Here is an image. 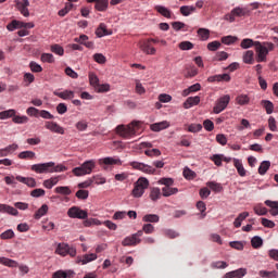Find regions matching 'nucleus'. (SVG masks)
Returning a JSON list of instances; mask_svg holds the SVG:
<instances>
[{
  "label": "nucleus",
  "instance_id": "c9c22d12",
  "mask_svg": "<svg viewBox=\"0 0 278 278\" xmlns=\"http://www.w3.org/2000/svg\"><path fill=\"white\" fill-rule=\"evenodd\" d=\"M268 168H270V161H263L258 167V174L264 175L268 173Z\"/></svg>",
  "mask_w": 278,
  "mask_h": 278
},
{
  "label": "nucleus",
  "instance_id": "1a4fd4ad",
  "mask_svg": "<svg viewBox=\"0 0 278 278\" xmlns=\"http://www.w3.org/2000/svg\"><path fill=\"white\" fill-rule=\"evenodd\" d=\"M15 8L23 14L26 18L29 16V0H15Z\"/></svg>",
  "mask_w": 278,
  "mask_h": 278
},
{
  "label": "nucleus",
  "instance_id": "f03ea898",
  "mask_svg": "<svg viewBox=\"0 0 278 278\" xmlns=\"http://www.w3.org/2000/svg\"><path fill=\"white\" fill-rule=\"evenodd\" d=\"M270 51H275V43L255 41L256 62H266Z\"/></svg>",
  "mask_w": 278,
  "mask_h": 278
},
{
  "label": "nucleus",
  "instance_id": "423d86ee",
  "mask_svg": "<svg viewBox=\"0 0 278 278\" xmlns=\"http://www.w3.org/2000/svg\"><path fill=\"white\" fill-rule=\"evenodd\" d=\"M55 253H58V255H62L63 257H66V255L75 257V255H77V250L67 243H59Z\"/></svg>",
  "mask_w": 278,
  "mask_h": 278
},
{
  "label": "nucleus",
  "instance_id": "f3484780",
  "mask_svg": "<svg viewBox=\"0 0 278 278\" xmlns=\"http://www.w3.org/2000/svg\"><path fill=\"white\" fill-rule=\"evenodd\" d=\"M98 38H103V36H112V30H108V26L104 23H101L96 30Z\"/></svg>",
  "mask_w": 278,
  "mask_h": 278
},
{
  "label": "nucleus",
  "instance_id": "4c0bfd02",
  "mask_svg": "<svg viewBox=\"0 0 278 278\" xmlns=\"http://www.w3.org/2000/svg\"><path fill=\"white\" fill-rule=\"evenodd\" d=\"M237 41H238V37H236V36L228 35V36L222 37L223 45L229 46V45H233Z\"/></svg>",
  "mask_w": 278,
  "mask_h": 278
},
{
  "label": "nucleus",
  "instance_id": "412c9836",
  "mask_svg": "<svg viewBox=\"0 0 278 278\" xmlns=\"http://www.w3.org/2000/svg\"><path fill=\"white\" fill-rule=\"evenodd\" d=\"M168 127H170V124H168V122L164 121L161 123H154L150 126V129L152 131H162L163 129H168Z\"/></svg>",
  "mask_w": 278,
  "mask_h": 278
},
{
  "label": "nucleus",
  "instance_id": "6ab92c4d",
  "mask_svg": "<svg viewBox=\"0 0 278 278\" xmlns=\"http://www.w3.org/2000/svg\"><path fill=\"white\" fill-rule=\"evenodd\" d=\"M199 103H201V98L199 96L195 97H189L186 102L184 103V108L186 110H190V108L194 106V105H199Z\"/></svg>",
  "mask_w": 278,
  "mask_h": 278
},
{
  "label": "nucleus",
  "instance_id": "aec40b11",
  "mask_svg": "<svg viewBox=\"0 0 278 278\" xmlns=\"http://www.w3.org/2000/svg\"><path fill=\"white\" fill-rule=\"evenodd\" d=\"M15 179L16 181H20V184H25L29 188H36V179L34 178L16 176Z\"/></svg>",
  "mask_w": 278,
  "mask_h": 278
},
{
  "label": "nucleus",
  "instance_id": "f8f14e48",
  "mask_svg": "<svg viewBox=\"0 0 278 278\" xmlns=\"http://www.w3.org/2000/svg\"><path fill=\"white\" fill-rule=\"evenodd\" d=\"M88 3H96V10L98 12H105L108 10V5H110V2L108 0H87Z\"/></svg>",
  "mask_w": 278,
  "mask_h": 278
},
{
  "label": "nucleus",
  "instance_id": "de8ad7c7",
  "mask_svg": "<svg viewBox=\"0 0 278 278\" xmlns=\"http://www.w3.org/2000/svg\"><path fill=\"white\" fill-rule=\"evenodd\" d=\"M179 49H181V51H190L194 49V45L190 41H181L179 43Z\"/></svg>",
  "mask_w": 278,
  "mask_h": 278
},
{
  "label": "nucleus",
  "instance_id": "f257e3e1",
  "mask_svg": "<svg viewBox=\"0 0 278 278\" xmlns=\"http://www.w3.org/2000/svg\"><path fill=\"white\" fill-rule=\"evenodd\" d=\"M34 173L41 175L42 173H64L68 168L64 165H56L54 162L34 164L30 167Z\"/></svg>",
  "mask_w": 278,
  "mask_h": 278
},
{
  "label": "nucleus",
  "instance_id": "e433bc0d",
  "mask_svg": "<svg viewBox=\"0 0 278 278\" xmlns=\"http://www.w3.org/2000/svg\"><path fill=\"white\" fill-rule=\"evenodd\" d=\"M195 10L197 8L194 7L184 5L180 8V13L182 14V16H190V14H192V12H194Z\"/></svg>",
  "mask_w": 278,
  "mask_h": 278
},
{
  "label": "nucleus",
  "instance_id": "13d9d810",
  "mask_svg": "<svg viewBox=\"0 0 278 278\" xmlns=\"http://www.w3.org/2000/svg\"><path fill=\"white\" fill-rule=\"evenodd\" d=\"M14 237V230L9 229L0 235L1 240H12Z\"/></svg>",
  "mask_w": 278,
  "mask_h": 278
},
{
  "label": "nucleus",
  "instance_id": "dca6fc26",
  "mask_svg": "<svg viewBox=\"0 0 278 278\" xmlns=\"http://www.w3.org/2000/svg\"><path fill=\"white\" fill-rule=\"evenodd\" d=\"M140 242H142V240L136 238V236H130V237H126L123 241L122 244L123 247H136V244H140Z\"/></svg>",
  "mask_w": 278,
  "mask_h": 278
},
{
  "label": "nucleus",
  "instance_id": "49530a36",
  "mask_svg": "<svg viewBox=\"0 0 278 278\" xmlns=\"http://www.w3.org/2000/svg\"><path fill=\"white\" fill-rule=\"evenodd\" d=\"M227 266H229V264H227V262H225V261H217V262H213L211 264V268H214V269H216V268L225 269V268H227Z\"/></svg>",
  "mask_w": 278,
  "mask_h": 278
},
{
  "label": "nucleus",
  "instance_id": "680f3d73",
  "mask_svg": "<svg viewBox=\"0 0 278 278\" xmlns=\"http://www.w3.org/2000/svg\"><path fill=\"white\" fill-rule=\"evenodd\" d=\"M201 129H203V126L201 124H191L188 127V131H190L191 134H197L201 131Z\"/></svg>",
  "mask_w": 278,
  "mask_h": 278
},
{
  "label": "nucleus",
  "instance_id": "7ed1b4c3",
  "mask_svg": "<svg viewBox=\"0 0 278 278\" xmlns=\"http://www.w3.org/2000/svg\"><path fill=\"white\" fill-rule=\"evenodd\" d=\"M140 129V122H131L128 125H119L116 127L118 136L125 139L134 138L138 130Z\"/></svg>",
  "mask_w": 278,
  "mask_h": 278
},
{
  "label": "nucleus",
  "instance_id": "864d4df0",
  "mask_svg": "<svg viewBox=\"0 0 278 278\" xmlns=\"http://www.w3.org/2000/svg\"><path fill=\"white\" fill-rule=\"evenodd\" d=\"M26 114L28 116H35V118H38V116H40V110L34 108V106H29L27 110H26Z\"/></svg>",
  "mask_w": 278,
  "mask_h": 278
},
{
  "label": "nucleus",
  "instance_id": "a19ab883",
  "mask_svg": "<svg viewBox=\"0 0 278 278\" xmlns=\"http://www.w3.org/2000/svg\"><path fill=\"white\" fill-rule=\"evenodd\" d=\"M236 101L239 105H247L251 99L247 94H240L236 98Z\"/></svg>",
  "mask_w": 278,
  "mask_h": 278
},
{
  "label": "nucleus",
  "instance_id": "ddd939ff",
  "mask_svg": "<svg viewBox=\"0 0 278 278\" xmlns=\"http://www.w3.org/2000/svg\"><path fill=\"white\" fill-rule=\"evenodd\" d=\"M207 81H210V84H214V81H231V76L229 74H218V75H214V76H210L207 78Z\"/></svg>",
  "mask_w": 278,
  "mask_h": 278
},
{
  "label": "nucleus",
  "instance_id": "3c124183",
  "mask_svg": "<svg viewBox=\"0 0 278 278\" xmlns=\"http://www.w3.org/2000/svg\"><path fill=\"white\" fill-rule=\"evenodd\" d=\"M39 116L46 121H53L55 117L47 110L39 111Z\"/></svg>",
  "mask_w": 278,
  "mask_h": 278
},
{
  "label": "nucleus",
  "instance_id": "72a5a7b5",
  "mask_svg": "<svg viewBox=\"0 0 278 278\" xmlns=\"http://www.w3.org/2000/svg\"><path fill=\"white\" fill-rule=\"evenodd\" d=\"M143 223H160V216L155 214H148L142 217Z\"/></svg>",
  "mask_w": 278,
  "mask_h": 278
},
{
  "label": "nucleus",
  "instance_id": "4468645a",
  "mask_svg": "<svg viewBox=\"0 0 278 278\" xmlns=\"http://www.w3.org/2000/svg\"><path fill=\"white\" fill-rule=\"evenodd\" d=\"M232 162L235 168H237L238 175H240V177H247V169H244L242 161L240 159H232Z\"/></svg>",
  "mask_w": 278,
  "mask_h": 278
},
{
  "label": "nucleus",
  "instance_id": "bb28decb",
  "mask_svg": "<svg viewBox=\"0 0 278 278\" xmlns=\"http://www.w3.org/2000/svg\"><path fill=\"white\" fill-rule=\"evenodd\" d=\"M97 260V254H85L83 257H78V264L81 262L83 264H89V262H94Z\"/></svg>",
  "mask_w": 278,
  "mask_h": 278
},
{
  "label": "nucleus",
  "instance_id": "6e6d98bb",
  "mask_svg": "<svg viewBox=\"0 0 278 278\" xmlns=\"http://www.w3.org/2000/svg\"><path fill=\"white\" fill-rule=\"evenodd\" d=\"M251 244H252L253 249H260V247H262V244H264V241L262 240L261 237H254L251 240Z\"/></svg>",
  "mask_w": 278,
  "mask_h": 278
},
{
  "label": "nucleus",
  "instance_id": "b1692460",
  "mask_svg": "<svg viewBox=\"0 0 278 278\" xmlns=\"http://www.w3.org/2000/svg\"><path fill=\"white\" fill-rule=\"evenodd\" d=\"M14 116H16V110L14 109L0 112V121H7V118H14Z\"/></svg>",
  "mask_w": 278,
  "mask_h": 278
},
{
  "label": "nucleus",
  "instance_id": "a211bd4d",
  "mask_svg": "<svg viewBox=\"0 0 278 278\" xmlns=\"http://www.w3.org/2000/svg\"><path fill=\"white\" fill-rule=\"evenodd\" d=\"M54 97H59L60 99H63L64 101L68 99H74L75 92L72 90H64V91H54L53 92Z\"/></svg>",
  "mask_w": 278,
  "mask_h": 278
},
{
  "label": "nucleus",
  "instance_id": "2eb2a0df",
  "mask_svg": "<svg viewBox=\"0 0 278 278\" xmlns=\"http://www.w3.org/2000/svg\"><path fill=\"white\" fill-rule=\"evenodd\" d=\"M67 215L70 218H88V213L83 210H68Z\"/></svg>",
  "mask_w": 278,
  "mask_h": 278
},
{
  "label": "nucleus",
  "instance_id": "4be33fe9",
  "mask_svg": "<svg viewBox=\"0 0 278 278\" xmlns=\"http://www.w3.org/2000/svg\"><path fill=\"white\" fill-rule=\"evenodd\" d=\"M0 264L8 266L9 268H18V262L4 256L0 257Z\"/></svg>",
  "mask_w": 278,
  "mask_h": 278
},
{
  "label": "nucleus",
  "instance_id": "79ce46f5",
  "mask_svg": "<svg viewBox=\"0 0 278 278\" xmlns=\"http://www.w3.org/2000/svg\"><path fill=\"white\" fill-rule=\"evenodd\" d=\"M144 155L148 157H160V155H162V151H160V149L146 150Z\"/></svg>",
  "mask_w": 278,
  "mask_h": 278
},
{
  "label": "nucleus",
  "instance_id": "5fc2aeb1",
  "mask_svg": "<svg viewBox=\"0 0 278 278\" xmlns=\"http://www.w3.org/2000/svg\"><path fill=\"white\" fill-rule=\"evenodd\" d=\"M157 184L161 186H165V188H168L175 184V180L173 178H161Z\"/></svg>",
  "mask_w": 278,
  "mask_h": 278
},
{
  "label": "nucleus",
  "instance_id": "9d476101",
  "mask_svg": "<svg viewBox=\"0 0 278 278\" xmlns=\"http://www.w3.org/2000/svg\"><path fill=\"white\" fill-rule=\"evenodd\" d=\"M138 47L147 55H155L156 53L155 48L151 47V43L148 41V39L139 41Z\"/></svg>",
  "mask_w": 278,
  "mask_h": 278
},
{
  "label": "nucleus",
  "instance_id": "bf43d9fd",
  "mask_svg": "<svg viewBox=\"0 0 278 278\" xmlns=\"http://www.w3.org/2000/svg\"><path fill=\"white\" fill-rule=\"evenodd\" d=\"M228 58H229V54L225 51H219L215 55V60L217 62H225V60H227Z\"/></svg>",
  "mask_w": 278,
  "mask_h": 278
},
{
  "label": "nucleus",
  "instance_id": "a18cd8bd",
  "mask_svg": "<svg viewBox=\"0 0 278 278\" xmlns=\"http://www.w3.org/2000/svg\"><path fill=\"white\" fill-rule=\"evenodd\" d=\"M54 192H56V194H65L66 197H68V194H71L73 191L70 187H56L54 189Z\"/></svg>",
  "mask_w": 278,
  "mask_h": 278
},
{
  "label": "nucleus",
  "instance_id": "0eeeda50",
  "mask_svg": "<svg viewBox=\"0 0 278 278\" xmlns=\"http://www.w3.org/2000/svg\"><path fill=\"white\" fill-rule=\"evenodd\" d=\"M229 101H231V97L229 94H225L220 97L217 101L215 106L213 108L214 114H220L224 110H227V105H229Z\"/></svg>",
  "mask_w": 278,
  "mask_h": 278
},
{
  "label": "nucleus",
  "instance_id": "6e6552de",
  "mask_svg": "<svg viewBox=\"0 0 278 278\" xmlns=\"http://www.w3.org/2000/svg\"><path fill=\"white\" fill-rule=\"evenodd\" d=\"M129 165L135 168V170H141V173H146L147 175H154L155 168H153L151 165H147L144 163L140 162H130Z\"/></svg>",
  "mask_w": 278,
  "mask_h": 278
},
{
  "label": "nucleus",
  "instance_id": "9b49d317",
  "mask_svg": "<svg viewBox=\"0 0 278 278\" xmlns=\"http://www.w3.org/2000/svg\"><path fill=\"white\" fill-rule=\"evenodd\" d=\"M45 127L46 129H49V131H52L53 134H61V136H64V128L55 122H46Z\"/></svg>",
  "mask_w": 278,
  "mask_h": 278
},
{
  "label": "nucleus",
  "instance_id": "ea45409f",
  "mask_svg": "<svg viewBox=\"0 0 278 278\" xmlns=\"http://www.w3.org/2000/svg\"><path fill=\"white\" fill-rule=\"evenodd\" d=\"M241 49H251V47H255V41L253 39H243L240 43Z\"/></svg>",
  "mask_w": 278,
  "mask_h": 278
},
{
  "label": "nucleus",
  "instance_id": "69168bd1",
  "mask_svg": "<svg viewBox=\"0 0 278 278\" xmlns=\"http://www.w3.org/2000/svg\"><path fill=\"white\" fill-rule=\"evenodd\" d=\"M208 51H218L220 49V41H212L207 43Z\"/></svg>",
  "mask_w": 278,
  "mask_h": 278
},
{
  "label": "nucleus",
  "instance_id": "c756f323",
  "mask_svg": "<svg viewBox=\"0 0 278 278\" xmlns=\"http://www.w3.org/2000/svg\"><path fill=\"white\" fill-rule=\"evenodd\" d=\"M255 56V52L252 50H248L243 54V62L244 64H253L254 60L253 58Z\"/></svg>",
  "mask_w": 278,
  "mask_h": 278
},
{
  "label": "nucleus",
  "instance_id": "0e129e2a",
  "mask_svg": "<svg viewBox=\"0 0 278 278\" xmlns=\"http://www.w3.org/2000/svg\"><path fill=\"white\" fill-rule=\"evenodd\" d=\"M94 90L97 92H110V84H99Z\"/></svg>",
  "mask_w": 278,
  "mask_h": 278
},
{
  "label": "nucleus",
  "instance_id": "a878e982",
  "mask_svg": "<svg viewBox=\"0 0 278 278\" xmlns=\"http://www.w3.org/2000/svg\"><path fill=\"white\" fill-rule=\"evenodd\" d=\"M103 164H105L106 166H121V164H123V162L121 161V159H114V157H104L102 160Z\"/></svg>",
  "mask_w": 278,
  "mask_h": 278
},
{
  "label": "nucleus",
  "instance_id": "e2e57ef3",
  "mask_svg": "<svg viewBox=\"0 0 278 278\" xmlns=\"http://www.w3.org/2000/svg\"><path fill=\"white\" fill-rule=\"evenodd\" d=\"M93 60L94 62H97L98 64H105V62L108 61L105 59V55H103L102 53H96L93 54Z\"/></svg>",
  "mask_w": 278,
  "mask_h": 278
},
{
  "label": "nucleus",
  "instance_id": "603ef678",
  "mask_svg": "<svg viewBox=\"0 0 278 278\" xmlns=\"http://www.w3.org/2000/svg\"><path fill=\"white\" fill-rule=\"evenodd\" d=\"M232 275V278H242L244 275H247V269L245 268H239L237 270L230 271Z\"/></svg>",
  "mask_w": 278,
  "mask_h": 278
},
{
  "label": "nucleus",
  "instance_id": "f704fd0d",
  "mask_svg": "<svg viewBox=\"0 0 278 278\" xmlns=\"http://www.w3.org/2000/svg\"><path fill=\"white\" fill-rule=\"evenodd\" d=\"M20 160H34L36 153L34 151H23L18 154Z\"/></svg>",
  "mask_w": 278,
  "mask_h": 278
},
{
  "label": "nucleus",
  "instance_id": "37998d69",
  "mask_svg": "<svg viewBox=\"0 0 278 278\" xmlns=\"http://www.w3.org/2000/svg\"><path fill=\"white\" fill-rule=\"evenodd\" d=\"M8 31H14V29H21V21L13 20L7 25Z\"/></svg>",
  "mask_w": 278,
  "mask_h": 278
},
{
  "label": "nucleus",
  "instance_id": "58836bf2",
  "mask_svg": "<svg viewBox=\"0 0 278 278\" xmlns=\"http://www.w3.org/2000/svg\"><path fill=\"white\" fill-rule=\"evenodd\" d=\"M206 186L213 190V192H222L223 191V186L218 182L215 181H210L206 184Z\"/></svg>",
  "mask_w": 278,
  "mask_h": 278
},
{
  "label": "nucleus",
  "instance_id": "338daca9",
  "mask_svg": "<svg viewBox=\"0 0 278 278\" xmlns=\"http://www.w3.org/2000/svg\"><path fill=\"white\" fill-rule=\"evenodd\" d=\"M260 277H278V273L277 271H267V270H261L260 271Z\"/></svg>",
  "mask_w": 278,
  "mask_h": 278
},
{
  "label": "nucleus",
  "instance_id": "393cba45",
  "mask_svg": "<svg viewBox=\"0 0 278 278\" xmlns=\"http://www.w3.org/2000/svg\"><path fill=\"white\" fill-rule=\"evenodd\" d=\"M150 199L151 201H159V199H162V190L157 187H153L150 190Z\"/></svg>",
  "mask_w": 278,
  "mask_h": 278
},
{
  "label": "nucleus",
  "instance_id": "4d7b16f0",
  "mask_svg": "<svg viewBox=\"0 0 278 278\" xmlns=\"http://www.w3.org/2000/svg\"><path fill=\"white\" fill-rule=\"evenodd\" d=\"M89 84L92 86L94 89L97 86H99V77L96 76L94 73L89 74Z\"/></svg>",
  "mask_w": 278,
  "mask_h": 278
},
{
  "label": "nucleus",
  "instance_id": "39448f33",
  "mask_svg": "<svg viewBox=\"0 0 278 278\" xmlns=\"http://www.w3.org/2000/svg\"><path fill=\"white\" fill-rule=\"evenodd\" d=\"M149 188V179L146 177H140L138 180L134 184V189L131 191V195L135 199H140L142 194H144V190Z\"/></svg>",
  "mask_w": 278,
  "mask_h": 278
},
{
  "label": "nucleus",
  "instance_id": "774afa93",
  "mask_svg": "<svg viewBox=\"0 0 278 278\" xmlns=\"http://www.w3.org/2000/svg\"><path fill=\"white\" fill-rule=\"evenodd\" d=\"M68 274L64 270H58L53 273L52 278H67Z\"/></svg>",
  "mask_w": 278,
  "mask_h": 278
},
{
  "label": "nucleus",
  "instance_id": "7c9ffc66",
  "mask_svg": "<svg viewBox=\"0 0 278 278\" xmlns=\"http://www.w3.org/2000/svg\"><path fill=\"white\" fill-rule=\"evenodd\" d=\"M179 192V189L173 188V187H163L162 188V194L164 197H173V194H177Z\"/></svg>",
  "mask_w": 278,
  "mask_h": 278
},
{
  "label": "nucleus",
  "instance_id": "473e14b6",
  "mask_svg": "<svg viewBox=\"0 0 278 278\" xmlns=\"http://www.w3.org/2000/svg\"><path fill=\"white\" fill-rule=\"evenodd\" d=\"M198 36L200 37V40H203V41L208 40L210 39V29L199 28Z\"/></svg>",
  "mask_w": 278,
  "mask_h": 278
},
{
  "label": "nucleus",
  "instance_id": "20e7f679",
  "mask_svg": "<svg viewBox=\"0 0 278 278\" xmlns=\"http://www.w3.org/2000/svg\"><path fill=\"white\" fill-rule=\"evenodd\" d=\"M96 166L97 162H94V160H89L84 162L80 166L73 168L72 173L75 177H84L85 175H90Z\"/></svg>",
  "mask_w": 278,
  "mask_h": 278
},
{
  "label": "nucleus",
  "instance_id": "2f4dec72",
  "mask_svg": "<svg viewBox=\"0 0 278 278\" xmlns=\"http://www.w3.org/2000/svg\"><path fill=\"white\" fill-rule=\"evenodd\" d=\"M58 181H60V177H52L50 179H47L43 181L45 188H48V190H51L53 186H56Z\"/></svg>",
  "mask_w": 278,
  "mask_h": 278
},
{
  "label": "nucleus",
  "instance_id": "8fccbe9b",
  "mask_svg": "<svg viewBox=\"0 0 278 278\" xmlns=\"http://www.w3.org/2000/svg\"><path fill=\"white\" fill-rule=\"evenodd\" d=\"M41 62H47L48 64H53V62H55V58H53V54H51V53H42Z\"/></svg>",
  "mask_w": 278,
  "mask_h": 278
},
{
  "label": "nucleus",
  "instance_id": "09e8293b",
  "mask_svg": "<svg viewBox=\"0 0 278 278\" xmlns=\"http://www.w3.org/2000/svg\"><path fill=\"white\" fill-rule=\"evenodd\" d=\"M73 8H74V4H73V3L66 2V3H65V8H64V9H61V10L59 11V16H64L65 14L70 13L71 10H73Z\"/></svg>",
  "mask_w": 278,
  "mask_h": 278
},
{
  "label": "nucleus",
  "instance_id": "052dcab7",
  "mask_svg": "<svg viewBox=\"0 0 278 278\" xmlns=\"http://www.w3.org/2000/svg\"><path fill=\"white\" fill-rule=\"evenodd\" d=\"M29 68L33 73H42V66L34 61L29 63Z\"/></svg>",
  "mask_w": 278,
  "mask_h": 278
},
{
  "label": "nucleus",
  "instance_id": "c85d7f7f",
  "mask_svg": "<svg viewBox=\"0 0 278 278\" xmlns=\"http://www.w3.org/2000/svg\"><path fill=\"white\" fill-rule=\"evenodd\" d=\"M12 121L16 125H25V124L29 123V117H27L25 115H14Z\"/></svg>",
  "mask_w": 278,
  "mask_h": 278
},
{
  "label": "nucleus",
  "instance_id": "cd10ccee",
  "mask_svg": "<svg viewBox=\"0 0 278 278\" xmlns=\"http://www.w3.org/2000/svg\"><path fill=\"white\" fill-rule=\"evenodd\" d=\"M261 105L266 110V114H273L275 112V105L269 100H262Z\"/></svg>",
  "mask_w": 278,
  "mask_h": 278
},
{
  "label": "nucleus",
  "instance_id": "5701e85b",
  "mask_svg": "<svg viewBox=\"0 0 278 278\" xmlns=\"http://www.w3.org/2000/svg\"><path fill=\"white\" fill-rule=\"evenodd\" d=\"M154 10L157 11L159 14H161V16H164L165 18H170V16H173V13L166 7L155 5Z\"/></svg>",
  "mask_w": 278,
  "mask_h": 278
},
{
  "label": "nucleus",
  "instance_id": "c03bdc74",
  "mask_svg": "<svg viewBox=\"0 0 278 278\" xmlns=\"http://www.w3.org/2000/svg\"><path fill=\"white\" fill-rule=\"evenodd\" d=\"M50 50L52 53H55V55H64V48L58 43L52 45Z\"/></svg>",
  "mask_w": 278,
  "mask_h": 278
}]
</instances>
